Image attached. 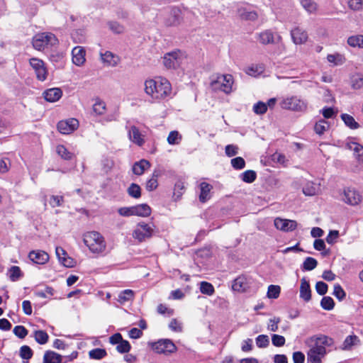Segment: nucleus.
Returning a JSON list of instances; mask_svg holds the SVG:
<instances>
[{
  "instance_id": "44",
  "label": "nucleus",
  "mask_w": 363,
  "mask_h": 363,
  "mask_svg": "<svg viewBox=\"0 0 363 363\" xmlns=\"http://www.w3.org/2000/svg\"><path fill=\"white\" fill-rule=\"evenodd\" d=\"M128 194L131 197L138 199L141 196V189L139 185L133 183L128 189Z\"/></svg>"
},
{
  "instance_id": "48",
  "label": "nucleus",
  "mask_w": 363,
  "mask_h": 363,
  "mask_svg": "<svg viewBox=\"0 0 363 363\" xmlns=\"http://www.w3.org/2000/svg\"><path fill=\"white\" fill-rule=\"evenodd\" d=\"M320 306L323 309L330 311L333 309L335 303L330 296H324L320 301Z\"/></svg>"
},
{
  "instance_id": "50",
  "label": "nucleus",
  "mask_w": 363,
  "mask_h": 363,
  "mask_svg": "<svg viewBox=\"0 0 363 363\" xmlns=\"http://www.w3.org/2000/svg\"><path fill=\"white\" fill-rule=\"evenodd\" d=\"M328 123L325 120H320L315 125L314 130L318 135H322L328 128Z\"/></svg>"
},
{
  "instance_id": "47",
  "label": "nucleus",
  "mask_w": 363,
  "mask_h": 363,
  "mask_svg": "<svg viewBox=\"0 0 363 363\" xmlns=\"http://www.w3.org/2000/svg\"><path fill=\"white\" fill-rule=\"evenodd\" d=\"M317 264L318 262L315 259L308 257L304 260L303 268L304 270L311 271L317 267Z\"/></svg>"
},
{
  "instance_id": "56",
  "label": "nucleus",
  "mask_w": 363,
  "mask_h": 363,
  "mask_svg": "<svg viewBox=\"0 0 363 363\" xmlns=\"http://www.w3.org/2000/svg\"><path fill=\"white\" fill-rule=\"evenodd\" d=\"M333 294L340 301L343 300L346 296L345 291L343 290L342 286L338 284L334 286V291Z\"/></svg>"
},
{
  "instance_id": "53",
  "label": "nucleus",
  "mask_w": 363,
  "mask_h": 363,
  "mask_svg": "<svg viewBox=\"0 0 363 363\" xmlns=\"http://www.w3.org/2000/svg\"><path fill=\"white\" fill-rule=\"evenodd\" d=\"M256 345L259 348L266 347L269 343V337L265 335H259L256 337Z\"/></svg>"
},
{
  "instance_id": "14",
  "label": "nucleus",
  "mask_w": 363,
  "mask_h": 363,
  "mask_svg": "<svg viewBox=\"0 0 363 363\" xmlns=\"http://www.w3.org/2000/svg\"><path fill=\"white\" fill-rule=\"evenodd\" d=\"M128 137L130 140L138 146L145 143V135L139 130L138 128L132 125L128 128Z\"/></svg>"
},
{
  "instance_id": "13",
  "label": "nucleus",
  "mask_w": 363,
  "mask_h": 363,
  "mask_svg": "<svg viewBox=\"0 0 363 363\" xmlns=\"http://www.w3.org/2000/svg\"><path fill=\"white\" fill-rule=\"evenodd\" d=\"M274 225L278 230L289 232L296 229L297 223L294 220L277 218L274 220Z\"/></svg>"
},
{
  "instance_id": "40",
  "label": "nucleus",
  "mask_w": 363,
  "mask_h": 363,
  "mask_svg": "<svg viewBox=\"0 0 363 363\" xmlns=\"http://www.w3.org/2000/svg\"><path fill=\"white\" fill-rule=\"evenodd\" d=\"M107 354L106 351L104 349L96 348L91 350L89 352V356L93 359H101Z\"/></svg>"
},
{
  "instance_id": "63",
  "label": "nucleus",
  "mask_w": 363,
  "mask_h": 363,
  "mask_svg": "<svg viewBox=\"0 0 363 363\" xmlns=\"http://www.w3.org/2000/svg\"><path fill=\"white\" fill-rule=\"evenodd\" d=\"M116 350L120 353L128 352L130 350V345L127 340H123L116 347Z\"/></svg>"
},
{
  "instance_id": "18",
  "label": "nucleus",
  "mask_w": 363,
  "mask_h": 363,
  "mask_svg": "<svg viewBox=\"0 0 363 363\" xmlns=\"http://www.w3.org/2000/svg\"><path fill=\"white\" fill-rule=\"evenodd\" d=\"M293 42L296 45H301L307 41L308 34L303 29L297 27L291 31Z\"/></svg>"
},
{
  "instance_id": "61",
  "label": "nucleus",
  "mask_w": 363,
  "mask_h": 363,
  "mask_svg": "<svg viewBox=\"0 0 363 363\" xmlns=\"http://www.w3.org/2000/svg\"><path fill=\"white\" fill-rule=\"evenodd\" d=\"M109 28L115 33H122L124 31V27L119 23L116 21H111L108 23Z\"/></svg>"
},
{
  "instance_id": "8",
  "label": "nucleus",
  "mask_w": 363,
  "mask_h": 363,
  "mask_svg": "<svg viewBox=\"0 0 363 363\" xmlns=\"http://www.w3.org/2000/svg\"><path fill=\"white\" fill-rule=\"evenodd\" d=\"M184 59V54L180 50L167 52L163 57V64L167 69H177Z\"/></svg>"
},
{
  "instance_id": "38",
  "label": "nucleus",
  "mask_w": 363,
  "mask_h": 363,
  "mask_svg": "<svg viewBox=\"0 0 363 363\" xmlns=\"http://www.w3.org/2000/svg\"><path fill=\"white\" fill-rule=\"evenodd\" d=\"M133 297V291L130 289H125L119 294L118 301L121 303H124L126 301L132 300Z\"/></svg>"
},
{
  "instance_id": "45",
  "label": "nucleus",
  "mask_w": 363,
  "mask_h": 363,
  "mask_svg": "<svg viewBox=\"0 0 363 363\" xmlns=\"http://www.w3.org/2000/svg\"><path fill=\"white\" fill-rule=\"evenodd\" d=\"M281 288L278 285H269L267 291L269 298H277L279 296Z\"/></svg>"
},
{
  "instance_id": "5",
  "label": "nucleus",
  "mask_w": 363,
  "mask_h": 363,
  "mask_svg": "<svg viewBox=\"0 0 363 363\" xmlns=\"http://www.w3.org/2000/svg\"><path fill=\"white\" fill-rule=\"evenodd\" d=\"M279 104L281 108L295 112H303L307 109L306 101L297 96L284 97Z\"/></svg>"
},
{
  "instance_id": "31",
  "label": "nucleus",
  "mask_w": 363,
  "mask_h": 363,
  "mask_svg": "<svg viewBox=\"0 0 363 363\" xmlns=\"http://www.w3.org/2000/svg\"><path fill=\"white\" fill-rule=\"evenodd\" d=\"M327 60L333 66L341 65L345 62L344 55L340 53L330 54L327 56Z\"/></svg>"
},
{
  "instance_id": "28",
  "label": "nucleus",
  "mask_w": 363,
  "mask_h": 363,
  "mask_svg": "<svg viewBox=\"0 0 363 363\" xmlns=\"http://www.w3.org/2000/svg\"><path fill=\"white\" fill-rule=\"evenodd\" d=\"M150 167V163L146 160H141L133 166V172L136 175H142L145 170Z\"/></svg>"
},
{
  "instance_id": "33",
  "label": "nucleus",
  "mask_w": 363,
  "mask_h": 363,
  "mask_svg": "<svg viewBox=\"0 0 363 363\" xmlns=\"http://www.w3.org/2000/svg\"><path fill=\"white\" fill-rule=\"evenodd\" d=\"M319 186L313 182H307L303 188V193L306 196H313L318 193Z\"/></svg>"
},
{
  "instance_id": "51",
  "label": "nucleus",
  "mask_w": 363,
  "mask_h": 363,
  "mask_svg": "<svg viewBox=\"0 0 363 363\" xmlns=\"http://www.w3.org/2000/svg\"><path fill=\"white\" fill-rule=\"evenodd\" d=\"M93 111L97 115H102L105 113L106 105L102 101L97 100L93 105Z\"/></svg>"
},
{
  "instance_id": "35",
  "label": "nucleus",
  "mask_w": 363,
  "mask_h": 363,
  "mask_svg": "<svg viewBox=\"0 0 363 363\" xmlns=\"http://www.w3.org/2000/svg\"><path fill=\"white\" fill-rule=\"evenodd\" d=\"M34 338L38 344L45 345L48 342L49 336L45 331L39 330L34 332Z\"/></svg>"
},
{
  "instance_id": "39",
  "label": "nucleus",
  "mask_w": 363,
  "mask_h": 363,
  "mask_svg": "<svg viewBox=\"0 0 363 363\" xmlns=\"http://www.w3.org/2000/svg\"><path fill=\"white\" fill-rule=\"evenodd\" d=\"M341 118L347 126L351 129H357L359 127V124L355 121L354 118L349 114L343 113L341 115Z\"/></svg>"
},
{
  "instance_id": "11",
  "label": "nucleus",
  "mask_w": 363,
  "mask_h": 363,
  "mask_svg": "<svg viewBox=\"0 0 363 363\" xmlns=\"http://www.w3.org/2000/svg\"><path fill=\"white\" fill-rule=\"evenodd\" d=\"M183 21L182 12L178 7H172L165 19L167 26H178Z\"/></svg>"
},
{
  "instance_id": "19",
  "label": "nucleus",
  "mask_w": 363,
  "mask_h": 363,
  "mask_svg": "<svg viewBox=\"0 0 363 363\" xmlns=\"http://www.w3.org/2000/svg\"><path fill=\"white\" fill-rule=\"evenodd\" d=\"M72 62L77 66L82 65L85 62V50L81 46H77L72 51Z\"/></svg>"
},
{
  "instance_id": "25",
  "label": "nucleus",
  "mask_w": 363,
  "mask_h": 363,
  "mask_svg": "<svg viewBox=\"0 0 363 363\" xmlns=\"http://www.w3.org/2000/svg\"><path fill=\"white\" fill-rule=\"evenodd\" d=\"M360 340L355 335H351L346 337L340 349L342 350H351L352 347L359 345Z\"/></svg>"
},
{
  "instance_id": "27",
  "label": "nucleus",
  "mask_w": 363,
  "mask_h": 363,
  "mask_svg": "<svg viewBox=\"0 0 363 363\" xmlns=\"http://www.w3.org/2000/svg\"><path fill=\"white\" fill-rule=\"evenodd\" d=\"M213 189L212 185L206 182H201L200 184V195L199 200L201 202L204 203L211 198V191Z\"/></svg>"
},
{
  "instance_id": "12",
  "label": "nucleus",
  "mask_w": 363,
  "mask_h": 363,
  "mask_svg": "<svg viewBox=\"0 0 363 363\" xmlns=\"http://www.w3.org/2000/svg\"><path fill=\"white\" fill-rule=\"evenodd\" d=\"M79 126V122L75 118L61 121L57 123V129L62 134H69Z\"/></svg>"
},
{
  "instance_id": "1",
  "label": "nucleus",
  "mask_w": 363,
  "mask_h": 363,
  "mask_svg": "<svg viewBox=\"0 0 363 363\" xmlns=\"http://www.w3.org/2000/svg\"><path fill=\"white\" fill-rule=\"evenodd\" d=\"M144 85L145 94L153 101L163 100L172 94L171 84L164 77L147 79Z\"/></svg>"
},
{
  "instance_id": "2",
  "label": "nucleus",
  "mask_w": 363,
  "mask_h": 363,
  "mask_svg": "<svg viewBox=\"0 0 363 363\" xmlns=\"http://www.w3.org/2000/svg\"><path fill=\"white\" fill-rule=\"evenodd\" d=\"M333 340L328 336L312 337L308 340L310 350L307 353V360L311 363H321L326 354L325 347L333 345Z\"/></svg>"
},
{
  "instance_id": "34",
  "label": "nucleus",
  "mask_w": 363,
  "mask_h": 363,
  "mask_svg": "<svg viewBox=\"0 0 363 363\" xmlns=\"http://www.w3.org/2000/svg\"><path fill=\"white\" fill-rule=\"evenodd\" d=\"M160 176V173L158 171H154L152 173V177L147 182L146 189L147 191H153L155 190L158 185L157 178Z\"/></svg>"
},
{
  "instance_id": "10",
  "label": "nucleus",
  "mask_w": 363,
  "mask_h": 363,
  "mask_svg": "<svg viewBox=\"0 0 363 363\" xmlns=\"http://www.w3.org/2000/svg\"><path fill=\"white\" fill-rule=\"evenodd\" d=\"M30 65L34 70L36 77L40 81H45L48 76V70L44 62L38 58L33 57L29 60Z\"/></svg>"
},
{
  "instance_id": "59",
  "label": "nucleus",
  "mask_w": 363,
  "mask_h": 363,
  "mask_svg": "<svg viewBox=\"0 0 363 363\" xmlns=\"http://www.w3.org/2000/svg\"><path fill=\"white\" fill-rule=\"evenodd\" d=\"M64 198L62 196H51L49 203L53 208L57 206H61L63 203Z\"/></svg>"
},
{
  "instance_id": "42",
  "label": "nucleus",
  "mask_w": 363,
  "mask_h": 363,
  "mask_svg": "<svg viewBox=\"0 0 363 363\" xmlns=\"http://www.w3.org/2000/svg\"><path fill=\"white\" fill-rule=\"evenodd\" d=\"M240 178L246 183H252L256 179L257 174L253 170H247L240 174Z\"/></svg>"
},
{
  "instance_id": "3",
  "label": "nucleus",
  "mask_w": 363,
  "mask_h": 363,
  "mask_svg": "<svg viewBox=\"0 0 363 363\" xmlns=\"http://www.w3.org/2000/svg\"><path fill=\"white\" fill-rule=\"evenodd\" d=\"M83 241L89 250L94 254H101L106 248V242L104 236L96 231L86 233Z\"/></svg>"
},
{
  "instance_id": "64",
  "label": "nucleus",
  "mask_w": 363,
  "mask_h": 363,
  "mask_svg": "<svg viewBox=\"0 0 363 363\" xmlns=\"http://www.w3.org/2000/svg\"><path fill=\"white\" fill-rule=\"evenodd\" d=\"M281 319L279 317H274L269 320L267 328L272 331L276 332L278 330V324L280 323Z\"/></svg>"
},
{
  "instance_id": "4",
  "label": "nucleus",
  "mask_w": 363,
  "mask_h": 363,
  "mask_svg": "<svg viewBox=\"0 0 363 363\" xmlns=\"http://www.w3.org/2000/svg\"><path fill=\"white\" fill-rule=\"evenodd\" d=\"M234 83L231 74H219L211 77L210 86L214 91H221L227 94L233 91Z\"/></svg>"
},
{
  "instance_id": "23",
  "label": "nucleus",
  "mask_w": 363,
  "mask_h": 363,
  "mask_svg": "<svg viewBox=\"0 0 363 363\" xmlns=\"http://www.w3.org/2000/svg\"><path fill=\"white\" fill-rule=\"evenodd\" d=\"M347 149L353 152L354 157L359 162H363V146L356 142H349L346 144Z\"/></svg>"
},
{
  "instance_id": "9",
  "label": "nucleus",
  "mask_w": 363,
  "mask_h": 363,
  "mask_svg": "<svg viewBox=\"0 0 363 363\" xmlns=\"http://www.w3.org/2000/svg\"><path fill=\"white\" fill-rule=\"evenodd\" d=\"M152 349L158 354H167L174 352L177 347L171 340L164 339L152 343Z\"/></svg>"
},
{
  "instance_id": "41",
  "label": "nucleus",
  "mask_w": 363,
  "mask_h": 363,
  "mask_svg": "<svg viewBox=\"0 0 363 363\" xmlns=\"http://www.w3.org/2000/svg\"><path fill=\"white\" fill-rule=\"evenodd\" d=\"M200 291L202 294L208 296L213 295L215 292L213 286L207 281H201L200 283Z\"/></svg>"
},
{
  "instance_id": "60",
  "label": "nucleus",
  "mask_w": 363,
  "mask_h": 363,
  "mask_svg": "<svg viewBox=\"0 0 363 363\" xmlns=\"http://www.w3.org/2000/svg\"><path fill=\"white\" fill-rule=\"evenodd\" d=\"M21 276V269L18 267L13 266L11 267L9 270V277L12 281H15L18 280Z\"/></svg>"
},
{
  "instance_id": "26",
  "label": "nucleus",
  "mask_w": 363,
  "mask_h": 363,
  "mask_svg": "<svg viewBox=\"0 0 363 363\" xmlns=\"http://www.w3.org/2000/svg\"><path fill=\"white\" fill-rule=\"evenodd\" d=\"M101 60L106 66L115 67L118 62V56L115 55L110 51H106L101 53Z\"/></svg>"
},
{
  "instance_id": "58",
  "label": "nucleus",
  "mask_w": 363,
  "mask_h": 363,
  "mask_svg": "<svg viewBox=\"0 0 363 363\" xmlns=\"http://www.w3.org/2000/svg\"><path fill=\"white\" fill-rule=\"evenodd\" d=\"M13 332L18 337L23 339L28 335L27 329L23 325H17L14 327Z\"/></svg>"
},
{
  "instance_id": "55",
  "label": "nucleus",
  "mask_w": 363,
  "mask_h": 363,
  "mask_svg": "<svg viewBox=\"0 0 363 363\" xmlns=\"http://www.w3.org/2000/svg\"><path fill=\"white\" fill-rule=\"evenodd\" d=\"M35 294L38 297L45 298L54 294V289L50 286H46L44 290L35 291Z\"/></svg>"
},
{
  "instance_id": "36",
  "label": "nucleus",
  "mask_w": 363,
  "mask_h": 363,
  "mask_svg": "<svg viewBox=\"0 0 363 363\" xmlns=\"http://www.w3.org/2000/svg\"><path fill=\"white\" fill-rule=\"evenodd\" d=\"M347 43L354 48H363V35L350 36L347 39Z\"/></svg>"
},
{
  "instance_id": "20",
  "label": "nucleus",
  "mask_w": 363,
  "mask_h": 363,
  "mask_svg": "<svg viewBox=\"0 0 363 363\" xmlns=\"http://www.w3.org/2000/svg\"><path fill=\"white\" fill-rule=\"evenodd\" d=\"M257 39L262 45H269L275 43L274 33L270 30H265L257 33Z\"/></svg>"
},
{
  "instance_id": "29",
  "label": "nucleus",
  "mask_w": 363,
  "mask_h": 363,
  "mask_svg": "<svg viewBox=\"0 0 363 363\" xmlns=\"http://www.w3.org/2000/svg\"><path fill=\"white\" fill-rule=\"evenodd\" d=\"M134 216L147 217L151 213V208L147 204H140L133 206Z\"/></svg>"
},
{
  "instance_id": "37",
  "label": "nucleus",
  "mask_w": 363,
  "mask_h": 363,
  "mask_svg": "<svg viewBox=\"0 0 363 363\" xmlns=\"http://www.w3.org/2000/svg\"><path fill=\"white\" fill-rule=\"evenodd\" d=\"M56 152L59 156L66 160H72L73 154L67 150V149L62 145H59L56 147Z\"/></svg>"
},
{
  "instance_id": "7",
  "label": "nucleus",
  "mask_w": 363,
  "mask_h": 363,
  "mask_svg": "<svg viewBox=\"0 0 363 363\" xmlns=\"http://www.w3.org/2000/svg\"><path fill=\"white\" fill-rule=\"evenodd\" d=\"M155 231L153 223H139L133 232V238L138 242H142L147 239L152 238Z\"/></svg>"
},
{
  "instance_id": "54",
  "label": "nucleus",
  "mask_w": 363,
  "mask_h": 363,
  "mask_svg": "<svg viewBox=\"0 0 363 363\" xmlns=\"http://www.w3.org/2000/svg\"><path fill=\"white\" fill-rule=\"evenodd\" d=\"M20 356L22 359H29L33 356V351L29 346L23 345L20 348Z\"/></svg>"
},
{
  "instance_id": "16",
  "label": "nucleus",
  "mask_w": 363,
  "mask_h": 363,
  "mask_svg": "<svg viewBox=\"0 0 363 363\" xmlns=\"http://www.w3.org/2000/svg\"><path fill=\"white\" fill-rule=\"evenodd\" d=\"M29 259L35 264H44L49 260V255L43 250H33L28 255Z\"/></svg>"
},
{
  "instance_id": "43",
  "label": "nucleus",
  "mask_w": 363,
  "mask_h": 363,
  "mask_svg": "<svg viewBox=\"0 0 363 363\" xmlns=\"http://www.w3.org/2000/svg\"><path fill=\"white\" fill-rule=\"evenodd\" d=\"M182 140V135L177 130L171 131L167 137V142L169 145H177Z\"/></svg>"
},
{
  "instance_id": "49",
  "label": "nucleus",
  "mask_w": 363,
  "mask_h": 363,
  "mask_svg": "<svg viewBox=\"0 0 363 363\" xmlns=\"http://www.w3.org/2000/svg\"><path fill=\"white\" fill-rule=\"evenodd\" d=\"M301 4L309 13H314L317 10V4L312 0H302Z\"/></svg>"
},
{
  "instance_id": "24",
  "label": "nucleus",
  "mask_w": 363,
  "mask_h": 363,
  "mask_svg": "<svg viewBox=\"0 0 363 363\" xmlns=\"http://www.w3.org/2000/svg\"><path fill=\"white\" fill-rule=\"evenodd\" d=\"M62 95V92L59 88H52L46 90L43 93L44 98L49 102H55L58 101Z\"/></svg>"
},
{
  "instance_id": "32",
  "label": "nucleus",
  "mask_w": 363,
  "mask_h": 363,
  "mask_svg": "<svg viewBox=\"0 0 363 363\" xmlns=\"http://www.w3.org/2000/svg\"><path fill=\"white\" fill-rule=\"evenodd\" d=\"M240 16L243 20L255 21L258 18V13L255 11L244 9L240 10Z\"/></svg>"
},
{
  "instance_id": "30",
  "label": "nucleus",
  "mask_w": 363,
  "mask_h": 363,
  "mask_svg": "<svg viewBox=\"0 0 363 363\" xmlns=\"http://www.w3.org/2000/svg\"><path fill=\"white\" fill-rule=\"evenodd\" d=\"M62 356L52 351H47L44 354L43 363H61Z\"/></svg>"
},
{
  "instance_id": "22",
  "label": "nucleus",
  "mask_w": 363,
  "mask_h": 363,
  "mask_svg": "<svg viewBox=\"0 0 363 363\" xmlns=\"http://www.w3.org/2000/svg\"><path fill=\"white\" fill-rule=\"evenodd\" d=\"M300 298L306 302H308L311 299V290L310 284L304 277L301 279Z\"/></svg>"
},
{
  "instance_id": "15",
  "label": "nucleus",
  "mask_w": 363,
  "mask_h": 363,
  "mask_svg": "<svg viewBox=\"0 0 363 363\" xmlns=\"http://www.w3.org/2000/svg\"><path fill=\"white\" fill-rule=\"evenodd\" d=\"M343 200L345 203L354 206L361 201V196L356 190L348 188L344 191Z\"/></svg>"
},
{
  "instance_id": "46",
  "label": "nucleus",
  "mask_w": 363,
  "mask_h": 363,
  "mask_svg": "<svg viewBox=\"0 0 363 363\" xmlns=\"http://www.w3.org/2000/svg\"><path fill=\"white\" fill-rule=\"evenodd\" d=\"M184 183L182 181H178L176 182L174 189V197L175 199H179L182 196L184 191Z\"/></svg>"
},
{
  "instance_id": "62",
  "label": "nucleus",
  "mask_w": 363,
  "mask_h": 363,
  "mask_svg": "<svg viewBox=\"0 0 363 363\" xmlns=\"http://www.w3.org/2000/svg\"><path fill=\"white\" fill-rule=\"evenodd\" d=\"M11 167V162L9 158H0V173L7 172Z\"/></svg>"
},
{
  "instance_id": "6",
  "label": "nucleus",
  "mask_w": 363,
  "mask_h": 363,
  "mask_svg": "<svg viewBox=\"0 0 363 363\" xmlns=\"http://www.w3.org/2000/svg\"><path fill=\"white\" fill-rule=\"evenodd\" d=\"M57 39L51 33H41L36 34L33 38V45L35 50H43L49 46L57 44Z\"/></svg>"
},
{
  "instance_id": "21",
  "label": "nucleus",
  "mask_w": 363,
  "mask_h": 363,
  "mask_svg": "<svg viewBox=\"0 0 363 363\" xmlns=\"http://www.w3.org/2000/svg\"><path fill=\"white\" fill-rule=\"evenodd\" d=\"M249 287L250 283L244 276H240L235 279L232 286L233 289L238 292H245Z\"/></svg>"
},
{
  "instance_id": "57",
  "label": "nucleus",
  "mask_w": 363,
  "mask_h": 363,
  "mask_svg": "<svg viewBox=\"0 0 363 363\" xmlns=\"http://www.w3.org/2000/svg\"><path fill=\"white\" fill-rule=\"evenodd\" d=\"M231 164L235 169H242L245 166V162L242 157H238L231 160Z\"/></svg>"
},
{
  "instance_id": "17",
  "label": "nucleus",
  "mask_w": 363,
  "mask_h": 363,
  "mask_svg": "<svg viewBox=\"0 0 363 363\" xmlns=\"http://www.w3.org/2000/svg\"><path fill=\"white\" fill-rule=\"evenodd\" d=\"M55 253L59 261L66 267H72L74 266V260L67 256V252L61 247L55 248Z\"/></svg>"
},
{
  "instance_id": "52",
  "label": "nucleus",
  "mask_w": 363,
  "mask_h": 363,
  "mask_svg": "<svg viewBox=\"0 0 363 363\" xmlns=\"http://www.w3.org/2000/svg\"><path fill=\"white\" fill-rule=\"evenodd\" d=\"M253 111L256 114H264L267 111V105L262 101H258L257 103L254 104Z\"/></svg>"
}]
</instances>
